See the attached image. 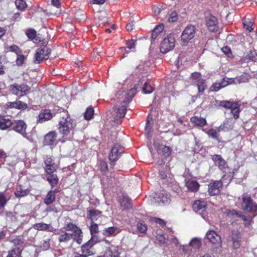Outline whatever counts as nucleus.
Here are the masks:
<instances>
[{
    "label": "nucleus",
    "instance_id": "49530a36",
    "mask_svg": "<svg viewBox=\"0 0 257 257\" xmlns=\"http://www.w3.org/2000/svg\"><path fill=\"white\" fill-rule=\"evenodd\" d=\"M90 231L91 235L96 233L98 231V227L97 224L91 221V225L90 227Z\"/></svg>",
    "mask_w": 257,
    "mask_h": 257
},
{
    "label": "nucleus",
    "instance_id": "20e7f679",
    "mask_svg": "<svg viewBox=\"0 0 257 257\" xmlns=\"http://www.w3.org/2000/svg\"><path fill=\"white\" fill-rule=\"evenodd\" d=\"M175 38L174 34H170L162 42L160 49L162 53L166 54L173 50L175 47Z\"/></svg>",
    "mask_w": 257,
    "mask_h": 257
},
{
    "label": "nucleus",
    "instance_id": "a19ab883",
    "mask_svg": "<svg viewBox=\"0 0 257 257\" xmlns=\"http://www.w3.org/2000/svg\"><path fill=\"white\" fill-rule=\"evenodd\" d=\"M142 89L143 91L146 94H150L154 90L153 87L152 86L149 85L147 82H145Z\"/></svg>",
    "mask_w": 257,
    "mask_h": 257
},
{
    "label": "nucleus",
    "instance_id": "f8f14e48",
    "mask_svg": "<svg viewBox=\"0 0 257 257\" xmlns=\"http://www.w3.org/2000/svg\"><path fill=\"white\" fill-rule=\"evenodd\" d=\"M222 186V183L221 181H216L209 185L208 191L210 195H217L220 193Z\"/></svg>",
    "mask_w": 257,
    "mask_h": 257
},
{
    "label": "nucleus",
    "instance_id": "4d7b16f0",
    "mask_svg": "<svg viewBox=\"0 0 257 257\" xmlns=\"http://www.w3.org/2000/svg\"><path fill=\"white\" fill-rule=\"evenodd\" d=\"M162 152L165 157H168L171 154V149L169 147L164 146L162 148Z\"/></svg>",
    "mask_w": 257,
    "mask_h": 257
},
{
    "label": "nucleus",
    "instance_id": "a211bd4d",
    "mask_svg": "<svg viewBox=\"0 0 257 257\" xmlns=\"http://www.w3.org/2000/svg\"><path fill=\"white\" fill-rule=\"evenodd\" d=\"M56 137L57 134L56 132H49L45 136L44 144L46 145H52L56 141Z\"/></svg>",
    "mask_w": 257,
    "mask_h": 257
},
{
    "label": "nucleus",
    "instance_id": "c9c22d12",
    "mask_svg": "<svg viewBox=\"0 0 257 257\" xmlns=\"http://www.w3.org/2000/svg\"><path fill=\"white\" fill-rule=\"evenodd\" d=\"M15 5L17 8L21 11L25 10L27 7V5L24 0H16Z\"/></svg>",
    "mask_w": 257,
    "mask_h": 257
},
{
    "label": "nucleus",
    "instance_id": "864d4df0",
    "mask_svg": "<svg viewBox=\"0 0 257 257\" xmlns=\"http://www.w3.org/2000/svg\"><path fill=\"white\" fill-rule=\"evenodd\" d=\"M152 123H151L149 119L147 120L146 126L145 127V131L148 136H149L150 133L152 132Z\"/></svg>",
    "mask_w": 257,
    "mask_h": 257
},
{
    "label": "nucleus",
    "instance_id": "1a4fd4ad",
    "mask_svg": "<svg viewBox=\"0 0 257 257\" xmlns=\"http://www.w3.org/2000/svg\"><path fill=\"white\" fill-rule=\"evenodd\" d=\"M206 238L216 247L221 246V240L220 236L213 230L209 231L206 234Z\"/></svg>",
    "mask_w": 257,
    "mask_h": 257
},
{
    "label": "nucleus",
    "instance_id": "338daca9",
    "mask_svg": "<svg viewBox=\"0 0 257 257\" xmlns=\"http://www.w3.org/2000/svg\"><path fill=\"white\" fill-rule=\"evenodd\" d=\"M136 45V41L134 40H128L126 42V48L131 49L134 48Z\"/></svg>",
    "mask_w": 257,
    "mask_h": 257
},
{
    "label": "nucleus",
    "instance_id": "3c124183",
    "mask_svg": "<svg viewBox=\"0 0 257 257\" xmlns=\"http://www.w3.org/2000/svg\"><path fill=\"white\" fill-rule=\"evenodd\" d=\"M37 234V231H36L34 228L33 229H29L27 233L28 237L31 239L34 238L36 236Z\"/></svg>",
    "mask_w": 257,
    "mask_h": 257
},
{
    "label": "nucleus",
    "instance_id": "412c9836",
    "mask_svg": "<svg viewBox=\"0 0 257 257\" xmlns=\"http://www.w3.org/2000/svg\"><path fill=\"white\" fill-rule=\"evenodd\" d=\"M13 125V122L11 119L5 116H0V128L6 130Z\"/></svg>",
    "mask_w": 257,
    "mask_h": 257
},
{
    "label": "nucleus",
    "instance_id": "cd10ccee",
    "mask_svg": "<svg viewBox=\"0 0 257 257\" xmlns=\"http://www.w3.org/2000/svg\"><path fill=\"white\" fill-rule=\"evenodd\" d=\"M46 178L52 188L55 186L58 182V178L56 174H51L47 175Z\"/></svg>",
    "mask_w": 257,
    "mask_h": 257
},
{
    "label": "nucleus",
    "instance_id": "f03ea898",
    "mask_svg": "<svg viewBox=\"0 0 257 257\" xmlns=\"http://www.w3.org/2000/svg\"><path fill=\"white\" fill-rule=\"evenodd\" d=\"M58 130L63 136L73 135V130L75 126L74 121L66 114V116H62L59 121Z\"/></svg>",
    "mask_w": 257,
    "mask_h": 257
},
{
    "label": "nucleus",
    "instance_id": "9b49d317",
    "mask_svg": "<svg viewBox=\"0 0 257 257\" xmlns=\"http://www.w3.org/2000/svg\"><path fill=\"white\" fill-rule=\"evenodd\" d=\"M4 106L6 109L10 108L26 109L28 108L27 103L18 100L14 102H8L5 104Z\"/></svg>",
    "mask_w": 257,
    "mask_h": 257
},
{
    "label": "nucleus",
    "instance_id": "6e6552de",
    "mask_svg": "<svg viewBox=\"0 0 257 257\" xmlns=\"http://www.w3.org/2000/svg\"><path fill=\"white\" fill-rule=\"evenodd\" d=\"M256 204L253 202L252 199L249 196H245L242 198V208L248 211H255Z\"/></svg>",
    "mask_w": 257,
    "mask_h": 257
},
{
    "label": "nucleus",
    "instance_id": "ddd939ff",
    "mask_svg": "<svg viewBox=\"0 0 257 257\" xmlns=\"http://www.w3.org/2000/svg\"><path fill=\"white\" fill-rule=\"evenodd\" d=\"M206 26L211 32H215L218 29V21L213 16H209L206 18Z\"/></svg>",
    "mask_w": 257,
    "mask_h": 257
},
{
    "label": "nucleus",
    "instance_id": "e433bc0d",
    "mask_svg": "<svg viewBox=\"0 0 257 257\" xmlns=\"http://www.w3.org/2000/svg\"><path fill=\"white\" fill-rule=\"evenodd\" d=\"M219 132L217 129H210L207 132V134L212 138L218 140H219Z\"/></svg>",
    "mask_w": 257,
    "mask_h": 257
},
{
    "label": "nucleus",
    "instance_id": "7c9ffc66",
    "mask_svg": "<svg viewBox=\"0 0 257 257\" xmlns=\"http://www.w3.org/2000/svg\"><path fill=\"white\" fill-rule=\"evenodd\" d=\"M73 237V234L62 231V233L60 234L58 240L61 242H67Z\"/></svg>",
    "mask_w": 257,
    "mask_h": 257
},
{
    "label": "nucleus",
    "instance_id": "13d9d810",
    "mask_svg": "<svg viewBox=\"0 0 257 257\" xmlns=\"http://www.w3.org/2000/svg\"><path fill=\"white\" fill-rule=\"evenodd\" d=\"M222 87L221 84L220 83H214L210 87L211 91H217L219 90Z\"/></svg>",
    "mask_w": 257,
    "mask_h": 257
},
{
    "label": "nucleus",
    "instance_id": "680f3d73",
    "mask_svg": "<svg viewBox=\"0 0 257 257\" xmlns=\"http://www.w3.org/2000/svg\"><path fill=\"white\" fill-rule=\"evenodd\" d=\"M223 158L219 155H214L212 156V160L213 161L215 165H217Z\"/></svg>",
    "mask_w": 257,
    "mask_h": 257
},
{
    "label": "nucleus",
    "instance_id": "ea45409f",
    "mask_svg": "<svg viewBox=\"0 0 257 257\" xmlns=\"http://www.w3.org/2000/svg\"><path fill=\"white\" fill-rule=\"evenodd\" d=\"M73 234V237L72 238H73V239L77 242L78 244H80L82 242V232L80 230V232L72 233Z\"/></svg>",
    "mask_w": 257,
    "mask_h": 257
},
{
    "label": "nucleus",
    "instance_id": "e2e57ef3",
    "mask_svg": "<svg viewBox=\"0 0 257 257\" xmlns=\"http://www.w3.org/2000/svg\"><path fill=\"white\" fill-rule=\"evenodd\" d=\"M49 242L50 239H47V240H43L41 245V248L44 250H47L49 248Z\"/></svg>",
    "mask_w": 257,
    "mask_h": 257
},
{
    "label": "nucleus",
    "instance_id": "58836bf2",
    "mask_svg": "<svg viewBox=\"0 0 257 257\" xmlns=\"http://www.w3.org/2000/svg\"><path fill=\"white\" fill-rule=\"evenodd\" d=\"M94 114V110L92 107H89L87 108L84 113V118L87 120L92 118Z\"/></svg>",
    "mask_w": 257,
    "mask_h": 257
},
{
    "label": "nucleus",
    "instance_id": "2eb2a0df",
    "mask_svg": "<svg viewBox=\"0 0 257 257\" xmlns=\"http://www.w3.org/2000/svg\"><path fill=\"white\" fill-rule=\"evenodd\" d=\"M206 203L202 200H197L192 205L193 210L200 214H201L202 217H204L202 213L206 210Z\"/></svg>",
    "mask_w": 257,
    "mask_h": 257
},
{
    "label": "nucleus",
    "instance_id": "39448f33",
    "mask_svg": "<svg viewBox=\"0 0 257 257\" xmlns=\"http://www.w3.org/2000/svg\"><path fill=\"white\" fill-rule=\"evenodd\" d=\"M196 29L195 27L192 25H188L182 33L181 36V43L185 45L187 43L194 38Z\"/></svg>",
    "mask_w": 257,
    "mask_h": 257
},
{
    "label": "nucleus",
    "instance_id": "393cba45",
    "mask_svg": "<svg viewBox=\"0 0 257 257\" xmlns=\"http://www.w3.org/2000/svg\"><path fill=\"white\" fill-rule=\"evenodd\" d=\"M191 121L197 126H203L206 124V121L205 118L197 116L192 117L191 118Z\"/></svg>",
    "mask_w": 257,
    "mask_h": 257
},
{
    "label": "nucleus",
    "instance_id": "6ab92c4d",
    "mask_svg": "<svg viewBox=\"0 0 257 257\" xmlns=\"http://www.w3.org/2000/svg\"><path fill=\"white\" fill-rule=\"evenodd\" d=\"M52 117V114L50 110L45 109L42 110L39 115V121L43 123L47 120L50 119Z\"/></svg>",
    "mask_w": 257,
    "mask_h": 257
},
{
    "label": "nucleus",
    "instance_id": "4468645a",
    "mask_svg": "<svg viewBox=\"0 0 257 257\" xmlns=\"http://www.w3.org/2000/svg\"><path fill=\"white\" fill-rule=\"evenodd\" d=\"M94 243L93 242V237L91 238V239L87 241L86 243L84 244L81 246L82 255H85L86 257L92 255L93 252L91 249V248Z\"/></svg>",
    "mask_w": 257,
    "mask_h": 257
},
{
    "label": "nucleus",
    "instance_id": "8fccbe9b",
    "mask_svg": "<svg viewBox=\"0 0 257 257\" xmlns=\"http://www.w3.org/2000/svg\"><path fill=\"white\" fill-rule=\"evenodd\" d=\"M233 82H234L233 79L225 78L223 79L220 83L221 84L222 87L223 88L228 84H231Z\"/></svg>",
    "mask_w": 257,
    "mask_h": 257
},
{
    "label": "nucleus",
    "instance_id": "603ef678",
    "mask_svg": "<svg viewBox=\"0 0 257 257\" xmlns=\"http://www.w3.org/2000/svg\"><path fill=\"white\" fill-rule=\"evenodd\" d=\"M150 221L158 223L162 226H164L166 224L165 222L163 220L157 217H151L150 218Z\"/></svg>",
    "mask_w": 257,
    "mask_h": 257
},
{
    "label": "nucleus",
    "instance_id": "774afa93",
    "mask_svg": "<svg viewBox=\"0 0 257 257\" xmlns=\"http://www.w3.org/2000/svg\"><path fill=\"white\" fill-rule=\"evenodd\" d=\"M162 10L161 6H154L153 8V10L155 15H158L161 13Z\"/></svg>",
    "mask_w": 257,
    "mask_h": 257
},
{
    "label": "nucleus",
    "instance_id": "4c0bfd02",
    "mask_svg": "<svg viewBox=\"0 0 257 257\" xmlns=\"http://www.w3.org/2000/svg\"><path fill=\"white\" fill-rule=\"evenodd\" d=\"M191 80L192 81L193 83L197 84V83H198L199 81L203 80V79L201 78L200 73L194 72L191 75Z\"/></svg>",
    "mask_w": 257,
    "mask_h": 257
},
{
    "label": "nucleus",
    "instance_id": "c85d7f7f",
    "mask_svg": "<svg viewBox=\"0 0 257 257\" xmlns=\"http://www.w3.org/2000/svg\"><path fill=\"white\" fill-rule=\"evenodd\" d=\"M55 200V196H54V192L52 190L49 191L46 198L44 199V202L47 205L51 204Z\"/></svg>",
    "mask_w": 257,
    "mask_h": 257
},
{
    "label": "nucleus",
    "instance_id": "052dcab7",
    "mask_svg": "<svg viewBox=\"0 0 257 257\" xmlns=\"http://www.w3.org/2000/svg\"><path fill=\"white\" fill-rule=\"evenodd\" d=\"M12 242L14 243L15 247H19L21 248L22 244L23 243V241L20 239H14L12 240Z\"/></svg>",
    "mask_w": 257,
    "mask_h": 257
},
{
    "label": "nucleus",
    "instance_id": "4be33fe9",
    "mask_svg": "<svg viewBox=\"0 0 257 257\" xmlns=\"http://www.w3.org/2000/svg\"><path fill=\"white\" fill-rule=\"evenodd\" d=\"M30 189L28 188H24L22 185H19L15 192V196L18 197H22L28 195Z\"/></svg>",
    "mask_w": 257,
    "mask_h": 257
},
{
    "label": "nucleus",
    "instance_id": "6e6d98bb",
    "mask_svg": "<svg viewBox=\"0 0 257 257\" xmlns=\"http://www.w3.org/2000/svg\"><path fill=\"white\" fill-rule=\"evenodd\" d=\"M139 230L141 232H145L147 229V226L143 222H139L137 225Z\"/></svg>",
    "mask_w": 257,
    "mask_h": 257
},
{
    "label": "nucleus",
    "instance_id": "79ce46f5",
    "mask_svg": "<svg viewBox=\"0 0 257 257\" xmlns=\"http://www.w3.org/2000/svg\"><path fill=\"white\" fill-rule=\"evenodd\" d=\"M8 199L3 192H0V209H2L5 207L6 205Z\"/></svg>",
    "mask_w": 257,
    "mask_h": 257
},
{
    "label": "nucleus",
    "instance_id": "a878e982",
    "mask_svg": "<svg viewBox=\"0 0 257 257\" xmlns=\"http://www.w3.org/2000/svg\"><path fill=\"white\" fill-rule=\"evenodd\" d=\"M119 250L120 248L118 246H111L105 254H107L108 257H118L120 253Z\"/></svg>",
    "mask_w": 257,
    "mask_h": 257
},
{
    "label": "nucleus",
    "instance_id": "de8ad7c7",
    "mask_svg": "<svg viewBox=\"0 0 257 257\" xmlns=\"http://www.w3.org/2000/svg\"><path fill=\"white\" fill-rule=\"evenodd\" d=\"M178 20V16L176 12H172L170 13L169 18L168 22L170 23H174Z\"/></svg>",
    "mask_w": 257,
    "mask_h": 257
},
{
    "label": "nucleus",
    "instance_id": "37998d69",
    "mask_svg": "<svg viewBox=\"0 0 257 257\" xmlns=\"http://www.w3.org/2000/svg\"><path fill=\"white\" fill-rule=\"evenodd\" d=\"M199 92H203L206 88V85L204 80H201L198 83H197Z\"/></svg>",
    "mask_w": 257,
    "mask_h": 257
},
{
    "label": "nucleus",
    "instance_id": "09e8293b",
    "mask_svg": "<svg viewBox=\"0 0 257 257\" xmlns=\"http://www.w3.org/2000/svg\"><path fill=\"white\" fill-rule=\"evenodd\" d=\"M106 15V12L103 11L98 12L97 14L96 15V16L98 17L99 19H100V21L102 22V23H105L107 22L106 19H105Z\"/></svg>",
    "mask_w": 257,
    "mask_h": 257
},
{
    "label": "nucleus",
    "instance_id": "2f4dec72",
    "mask_svg": "<svg viewBox=\"0 0 257 257\" xmlns=\"http://www.w3.org/2000/svg\"><path fill=\"white\" fill-rule=\"evenodd\" d=\"M22 252V248L19 247H15L8 252L7 257H20Z\"/></svg>",
    "mask_w": 257,
    "mask_h": 257
},
{
    "label": "nucleus",
    "instance_id": "b1692460",
    "mask_svg": "<svg viewBox=\"0 0 257 257\" xmlns=\"http://www.w3.org/2000/svg\"><path fill=\"white\" fill-rule=\"evenodd\" d=\"M9 90L14 95L19 97L24 96V94L21 93L20 85L17 83L10 85L9 86Z\"/></svg>",
    "mask_w": 257,
    "mask_h": 257
},
{
    "label": "nucleus",
    "instance_id": "69168bd1",
    "mask_svg": "<svg viewBox=\"0 0 257 257\" xmlns=\"http://www.w3.org/2000/svg\"><path fill=\"white\" fill-rule=\"evenodd\" d=\"M44 162H45L46 166H50L54 165V163H53V160L51 157L47 156L45 158Z\"/></svg>",
    "mask_w": 257,
    "mask_h": 257
},
{
    "label": "nucleus",
    "instance_id": "423d86ee",
    "mask_svg": "<svg viewBox=\"0 0 257 257\" xmlns=\"http://www.w3.org/2000/svg\"><path fill=\"white\" fill-rule=\"evenodd\" d=\"M51 50L47 46L38 49L35 54L34 63L40 64L43 60L48 59Z\"/></svg>",
    "mask_w": 257,
    "mask_h": 257
},
{
    "label": "nucleus",
    "instance_id": "473e14b6",
    "mask_svg": "<svg viewBox=\"0 0 257 257\" xmlns=\"http://www.w3.org/2000/svg\"><path fill=\"white\" fill-rule=\"evenodd\" d=\"M163 30V25H159L153 30L152 33V40H155L157 39L159 35L162 32Z\"/></svg>",
    "mask_w": 257,
    "mask_h": 257
},
{
    "label": "nucleus",
    "instance_id": "c03bdc74",
    "mask_svg": "<svg viewBox=\"0 0 257 257\" xmlns=\"http://www.w3.org/2000/svg\"><path fill=\"white\" fill-rule=\"evenodd\" d=\"M26 34L30 39L34 40L36 38V32L34 29H29L26 31Z\"/></svg>",
    "mask_w": 257,
    "mask_h": 257
},
{
    "label": "nucleus",
    "instance_id": "7ed1b4c3",
    "mask_svg": "<svg viewBox=\"0 0 257 257\" xmlns=\"http://www.w3.org/2000/svg\"><path fill=\"white\" fill-rule=\"evenodd\" d=\"M216 105L231 110V113L233 117L236 119L239 117L240 112V105L238 102L233 100H218Z\"/></svg>",
    "mask_w": 257,
    "mask_h": 257
},
{
    "label": "nucleus",
    "instance_id": "bb28decb",
    "mask_svg": "<svg viewBox=\"0 0 257 257\" xmlns=\"http://www.w3.org/2000/svg\"><path fill=\"white\" fill-rule=\"evenodd\" d=\"M120 204L124 209H130L132 207L131 199L126 196H122L120 198Z\"/></svg>",
    "mask_w": 257,
    "mask_h": 257
},
{
    "label": "nucleus",
    "instance_id": "f3484780",
    "mask_svg": "<svg viewBox=\"0 0 257 257\" xmlns=\"http://www.w3.org/2000/svg\"><path fill=\"white\" fill-rule=\"evenodd\" d=\"M154 198H156V200L160 203H169L170 202V198L169 195L165 191H163L159 193V194H155Z\"/></svg>",
    "mask_w": 257,
    "mask_h": 257
},
{
    "label": "nucleus",
    "instance_id": "a18cd8bd",
    "mask_svg": "<svg viewBox=\"0 0 257 257\" xmlns=\"http://www.w3.org/2000/svg\"><path fill=\"white\" fill-rule=\"evenodd\" d=\"M243 24L244 28L249 32H251L252 30H253V23L250 20L245 21Z\"/></svg>",
    "mask_w": 257,
    "mask_h": 257
},
{
    "label": "nucleus",
    "instance_id": "bf43d9fd",
    "mask_svg": "<svg viewBox=\"0 0 257 257\" xmlns=\"http://www.w3.org/2000/svg\"><path fill=\"white\" fill-rule=\"evenodd\" d=\"M9 50L11 52H15L17 55L21 53L20 48L16 45H13L9 47Z\"/></svg>",
    "mask_w": 257,
    "mask_h": 257
},
{
    "label": "nucleus",
    "instance_id": "aec40b11",
    "mask_svg": "<svg viewBox=\"0 0 257 257\" xmlns=\"http://www.w3.org/2000/svg\"><path fill=\"white\" fill-rule=\"evenodd\" d=\"M185 185L187 187L188 190L190 192H197L199 187V184L195 180H189L186 182Z\"/></svg>",
    "mask_w": 257,
    "mask_h": 257
},
{
    "label": "nucleus",
    "instance_id": "f704fd0d",
    "mask_svg": "<svg viewBox=\"0 0 257 257\" xmlns=\"http://www.w3.org/2000/svg\"><path fill=\"white\" fill-rule=\"evenodd\" d=\"M189 246H191L194 249H198L201 247V243L200 240L198 238H193L189 242Z\"/></svg>",
    "mask_w": 257,
    "mask_h": 257
},
{
    "label": "nucleus",
    "instance_id": "9d476101",
    "mask_svg": "<svg viewBox=\"0 0 257 257\" xmlns=\"http://www.w3.org/2000/svg\"><path fill=\"white\" fill-rule=\"evenodd\" d=\"M12 126L13 130L15 131L20 133L24 137L26 136L27 133H26V130L27 125L24 121L19 120L14 122H13V125Z\"/></svg>",
    "mask_w": 257,
    "mask_h": 257
},
{
    "label": "nucleus",
    "instance_id": "0e129e2a",
    "mask_svg": "<svg viewBox=\"0 0 257 257\" xmlns=\"http://www.w3.org/2000/svg\"><path fill=\"white\" fill-rule=\"evenodd\" d=\"M25 60V57L23 55L19 54L17 55V63L18 65H21L23 64Z\"/></svg>",
    "mask_w": 257,
    "mask_h": 257
},
{
    "label": "nucleus",
    "instance_id": "5fc2aeb1",
    "mask_svg": "<svg viewBox=\"0 0 257 257\" xmlns=\"http://www.w3.org/2000/svg\"><path fill=\"white\" fill-rule=\"evenodd\" d=\"M20 85L21 87V93L24 94V95L30 90V87L26 84H23Z\"/></svg>",
    "mask_w": 257,
    "mask_h": 257
},
{
    "label": "nucleus",
    "instance_id": "5701e85b",
    "mask_svg": "<svg viewBox=\"0 0 257 257\" xmlns=\"http://www.w3.org/2000/svg\"><path fill=\"white\" fill-rule=\"evenodd\" d=\"M120 232V229L116 227L112 226L105 228L103 230L102 234L106 236H110L115 235Z\"/></svg>",
    "mask_w": 257,
    "mask_h": 257
},
{
    "label": "nucleus",
    "instance_id": "c756f323",
    "mask_svg": "<svg viewBox=\"0 0 257 257\" xmlns=\"http://www.w3.org/2000/svg\"><path fill=\"white\" fill-rule=\"evenodd\" d=\"M64 229L67 231H72V233L80 232V229L72 223H68L66 224L64 226Z\"/></svg>",
    "mask_w": 257,
    "mask_h": 257
},
{
    "label": "nucleus",
    "instance_id": "f257e3e1",
    "mask_svg": "<svg viewBox=\"0 0 257 257\" xmlns=\"http://www.w3.org/2000/svg\"><path fill=\"white\" fill-rule=\"evenodd\" d=\"M138 88V86H135L129 90H119L117 92L116 94V106L110 112L114 121L117 123H120L121 122V119L124 116L127 105L136 93Z\"/></svg>",
    "mask_w": 257,
    "mask_h": 257
},
{
    "label": "nucleus",
    "instance_id": "72a5a7b5",
    "mask_svg": "<svg viewBox=\"0 0 257 257\" xmlns=\"http://www.w3.org/2000/svg\"><path fill=\"white\" fill-rule=\"evenodd\" d=\"M101 212L95 209H92L89 211V218L91 219V221L97 219L98 217L100 216Z\"/></svg>",
    "mask_w": 257,
    "mask_h": 257
},
{
    "label": "nucleus",
    "instance_id": "0eeeda50",
    "mask_svg": "<svg viewBox=\"0 0 257 257\" xmlns=\"http://www.w3.org/2000/svg\"><path fill=\"white\" fill-rule=\"evenodd\" d=\"M124 152V148L118 144H115L112 148L109 155V160L111 162H115L119 158L120 155Z\"/></svg>",
    "mask_w": 257,
    "mask_h": 257
},
{
    "label": "nucleus",
    "instance_id": "dca6fc26",
    "mask_svg": "<svg viewBox=\"0 0 257 257\" xmlns=\"http://www.w3.org/2000/svg\"><path fill=\"white\" fill-rule=\"evenodd\" d=\"M33 228L36 230L49 231L50 232H54L55 229L51 225L44 223H38L33 225Z\"/></svg>",
    "mask_w": 257,
    "mask_h": 257
}]
</instances>
